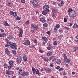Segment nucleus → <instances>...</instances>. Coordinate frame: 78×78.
Returning <instances> with one entry per match:
<instances>
[{
	"label": "nucleus",
	"instance_id": "nucleus-1",
	"mask_svg": "<svg viewBox=\"0 0 78 78\" xmlns=\"http://www.w3.org/2000/svg\"><path fill=\"white\" fill-rule=\"evenodd\" d=\"M76 13L75 11H73L69 14V16L70 18H74L76 17Z\"/></svg>",
	"mask_w": 78,
	"mask_h": 78
},
{
	"label": "nucleus",
	"instance_id": "nucleus-2",
	"mask_svg": "<svg viewBox=\"0 0 78 78\" xmlns=\"http://www.w3.org/2000/svg\"><path fill=\"white\" fill-rule=\"evenodd\" d=\"M31 27L32 28H33L34 30L32 31L33 32L36 31V30H39V27H38V26H37L36 25L32 24L31 25Z\"/></svg>",
	"mask_w": 78,
	"mask_h": 78
},
{
	"label": "nucleus",
	"instance_id": "nucleus-3",
	"mask_svg": "<svg viewBox=\"0 0 78 78\" xmlns=\"http://www.w3.org/2000/svg\"><path fill=\"white\" fill-rule=\"evenodd\" d=\"M16 46H17L16 44V43H13L11 44L10 46V48H12V49L16 50V49H17Z\"/></svg>",
	"mask_w": 78,
	"mask_h": 78
},
{
	"label": "nucleus",
	"instance_id": "nucleus-4",
	"mask_svg": "<svg viewBox=\"0 0 78 78\" xmlns=\"http://www.w3.org/2000/svg\"><path fill=\"white\" fill-rule=\"evenodd\" d=\"M32 3L34 6V7H36V8H37V6H38L37 4H38V2L37 1H34L32 2Z\"/></svg>",
	"mask_w": 78,
	"mask_h": 78
},
{
	"label": "nucleus",
	"instance_id": "nucleus-5",
	"mask_svg": "<svg viewBox=\"0 0 78 78\" xmlns=\"http://www.w3.org/2000/svg\"><path fill=\"white\" fill-rule=\"evenodd\" d=\"M22 34H23V30L22 29L20 30V32L19 34V37H22Z\"/></svg>",
	"mask_w": 78,
	"mask_h": 78
},
{
	"label": "nucleus",
	"instance_id": "nucleus-6",
	"mask_svg": "<svg viewBox=\"0 0 78 78\" xmlns=\"http://www.w3.org/2000/svg\"><path fill=\"white\" fill-rule=\"evenodd\" d=\"M6 73L7 75H12V74L14 73V72L7 70L6 71Z\"/></svg>",
	"mask_w": 78,
	"mask_h": 78
},
{
	"label": "nucleus",
	"instance_id": "nucleus-7",
	"mask_svg": "<svg viewBox=\"0 0 78 78\" xmlns=\"http://www.w3.org/2000/svg\"><path fill=\"white\" fill-rule=\"evenodd\" d=\"M29 75V73L28 72H23V73H22L21 75L22 76H28Z\"/></svg>",
	"mask_w": 78,
	"mask_h": 78
},
{
	"label": "nucleus",
	"instance_id": "nucleus-8",
	"mask_svg": "<svg viewBox=\"0 0 78 78\" xmlns=\"http://www.w3.org/2000/svg\"><path fill=\"white\" fill-rule=\"evenodd\" d=\"M23 44L25 45H30V42L29 40H27L26 42L23 43Z\"/></svg>",
	"mask_w": 78,
	"mask_h": 78
},
{
	"label": "nucleus",
	"instance_id": "nucleus-9",
	"mask_svg": "<svg viewBox=\"0 0 78 78\" xmlns=\"http://www.w3.org/2000/svg\"><path fill=\"white\" fill-rule=\"evenodd\" d=\"M43 8L44 10L49 9L50 8V6L48 5H46L43 6Z\"/></svg>",
	"mask_w": 78,
	"mask_h": 78
},
{
	"label": "nucleus",
	"instance_id": "nucleus-10",
	"mask_svg": "<svg viewBox=\"0 0 78 78\" xmlns=\"http://www.w3.org/2000/svg\"><path fill=\"white\" fill-rule=\"evenodd\" d=\"M40 20L43 23H44V22H46V20L44 18H41L40 19Z\"/></svg>",
	"mask_w": 78,
	"mask_h": 78
},
{
	"label": "nucleus",
	"instance_id": "nucleus-11",
	"mask_svg": "<svg viewBox=\"0 0 78 78\" xmlns=\"http://www.w3.org/2000/svg\"><path fill=\"white\" fill-rule=\"evenodd\" d=\"M11 45V42H8L7 44H6L5 45V47H8L10 46Z\"/></svg>",
	"mask_w": 78,
	"mask_h": 78
},
{
	"label": "nucleus",
	"instance_id": "nucleus-12",
	"mask_svg": "<svg viewBox=\"0 0 78 78\" xmlns=\"http://www.w3.org/2000/svg\"><path fill=\"white\" fill-rule=\"evenodd\" d=\"M23 59L24 62H26V61H27V59H28V58H27V57L23 56Z\"/></svg>",
	"mask_w": 78,
	"mask_h": 78
},
{
	"label": "nucleus",
	"instance_id": "nucleus-13",
	"mask_svg": "<svg viewBox=\"0 0 78 78\" xmlns=\"http://www.w3.org/2000/svg\"><path fill=\"white\" fill-rule=\"evenodd\" d=\"M13 38V36L12 35H9L8 37L7 38L9 40H12Z\"/></svg>",
	"mask_w": 78,
	"mask_h": 78
},
{
	"label": "nucleus",
	"instance_id": "nucleus-14",
	"mask_svg": "<svg viewBox=\"0 0 78 78\" xmlns=\"http://www.w3.org/2000/svg\"><path fill=\"white\" fill-rule=\"evenodd\" d=\"M17 61L18 62H21V61H22V58L21 57H20L17 58Z\"/></svg>",
	"mask_w": 78,
	"mask_h": 78
},
{
	"label": "nucleus",
	"instance_id": "nucleus-15",
	"mask_svg": "<svg viewBox=\"0 0 78 78\" xmlns=\"http://www.w3.org/2000/svg\"><path fill=\"white\" fill-rule=\"evenodd\" d=\"M42 39L43 41H44L45 42H47L48 41V39L46 37H43Z\"/></svg>",
	"mask_w": 78,
	"mask_h": 78
},
{
	"label": "nucleus",
	"instance_id": "nucleus-16",
	"mask_svg": "<svg viewBox=\"0 0 78 78\" xmlns=\"http://www.w3.org/2000/svg\"><path fill=\"white\" fill-rule=\"evenodd\" d=\"M6 34L5 33L1 34L0 33V37H5L6 36Z\"/></svg>",
	"mask_w": 78,
	"mask_h": 78
},
{
	"label": "nucleus",
	"instance_id": "nucleus-17",
	"mask_svg": "<svg viewBox=\"0 0 78 78\" xmlns=\"http://www.w3.org/2000/svg\"><path fill=\"white\" fill-rule=\"evenodd\" d=\"M7 5L8 6L11 7L12 5V3L11 2H9L7 3Z\"/></svg>",
	"mask_w": 78,
	"mask_h": 78
},
{
	"label": "nucleus",
	"instance_id": "nucleus-18",
	"mask_svg": "<svg viewBox=\"0 0 78 78\" xmlns=\"http://www.w3.org/2000/svg\"><path fill=\"white\" fill-rule=\"evenodd\" d=\"M9 64L10 66H12L14 64V62L12 61H10L9 62Z\"/></svg>",
	"mask_w": 78,
	"mask_h": 78
},
{
	"label": "nucleus",
	"instance_id": "nucleus-19",
	"mask_svg": "<svg viewBox=\"0 0 78 78\" xmlns=\"http://www.w3.org/2000/svg\"><path fill=\"white\" fill-rule=\"evenodd\" d=\"M63 56L64 57L65 60H66V59H67V55H66V54H63Z\"/></svg>",
	"mask_w": 78,
	"mask_h": 78
},
{
	"label": "nucleus",
	"instance_id": "nucleus-20",
	"mask_svg": "<svg viewBox=\"0 0 78 78\" xmlns=\"http://www.w3.org/2000/svg\"><path fill=\"white\" fill-rule=\"evenodd\" d=\"M32 69L33 73H36V69H35L34 67H32Z\"/></svg>",
	"mask_w": 78,
	"mask_h": 78
},
{
	"label": "nucleus",
	"instance_id": "nucleus-21",
	"mask_svg": "<svg viewBox=\"0 0 78 78\" xmlns=\"http://www.w3.org/2000/svg\"><path fill=\"white\" fill-rule=\"evenodd\" d=\"M78 28V25L76 24H74L73 26V28Z\"/></svg>",
	"mask_w": 78,
	"mask_h": 78
},
{
	"label": "nucleus",
	"instance_id": "nucleus-22",
	"mask_svg": "<svg viewBox=\"0 0 78 78\" xmlns=\"http://www.w3.org/2000/svg\"><path fill=\"white\" fill-rule=\"evenodd\" d=\"M48 56H50L52 55V52H49L47 54Z\"/></svg>",
	"mask_w": 78,
	"mask_h": 78
},
{
	"label": "nucleus",
	"instance_id": "nucleus-23",
	"mask_svg": "<svg viewBox=\"0 0 78 78\" xmlns=\"http://www.w3.org/2000/svg\"><path fill=\"white\" fill-rule=\"evenodd\" d=\"M36 73L37 75H40V73H39V69H37Z\"/></svg>",
	"mask_w": 78,
	"mask_h": 78
},
{
	"label": "nucleus",
	"instance_id": "nucleus-24",
	"mask_svg": "<svg viewBox=\"0 0 78 78\" xmlns=\"http://www.w3.org/2000/svg\"><path fill=\"white\" fill-rule=\"evenodd\" d=\"M43 26L44 27H48V24L47 23H44L43 24Z\"/></svg>",
	"mask_w": 78,
	"mask_h": 78
},
{
	"label": "nucleus",
	"instance_id": "nucleus-25",
	"mask_svg": "<svg viewBox=\"0 0 78 78\" xmlns=\"http://www.w3.org/2000/svg\"><path fill=\"white\" fill-rule=\"evenodd\" d=\"M52 11L53 12V13H56V10L55 9H52Z\"/></svg>",
	"mask_w": 78,
	"mask_h": 78
},
{
	"label": "nucleus",
	"instance_id": "nucleus-26",
	"mask_svg": "<svg viewBox=\"0 0 78 78\" xmlns=\"http://www.w3.org/2000/svg\"><path fill=\"white\" fill-rule=\"evenodd\" d=\"M51 48H52V47H51V46H50V45H49L48 46V47H47V49H48V50H50L51 49Z\"/></svg>",
	"mask_w": 78,
	"mask_h": 78
},
{
	"label": "nucleus",
	"instance_id": "nucleus-27",
	"mask_svg": "<svg viewBox=\"0 0 78 78\" xmlns=\"http://www.w3.org/2000/svg\"><path fill=\"white\" fill-rule=\"evenodd\" d=\"M44 11H45V12H46V14H47V13H48V12H49V11H50V10H49V9H44Z\"/></svg>",
	"mask_w": 78,
	"mask_h": 78
},
{
	"label": "nucleus",
	"instance_id": "nucleus-28",
	"mask_svg": "<svg viewBox=\"0 0 78 78\" xmlns=\"http://www.w3.org/2000/svg\"><path fill=\"white\" fill-rule=\"evenodd\" d=\"M72 11H73V10L71 9H69V10L68 11V12H69V13H70L71 12H72Z\"/></svg>",
	"mask_w": 78,
	"mask_h": 78
},
{
	"label": "nucleus",
	"instance_id": "nucleus-29",
	"mask_svg": "<svg viewBox=\"0 0 78 78\" xmlns=\"http://www.w3.org/2000/svg\"><path fill=\"white\" fill-rule=\"evenodd\" d=\"M59 27H60V26L59 24H56V28H57L58 29V28H59Z\"/></svg>",
	"mask_w": 78,
	"mask_h": 78
},
{
	"label": "nucleus",
	"instance_id": "nucleus-30",
	"mask_svg": "<svg viewBox=\"0 0 78 78\" xmlns=\"http://www.w3.org/2000/svg\"><path fill=\"white\" fill-rule=\"evenodd\" d=\"M61 62V60H58L57 62L56 63L58 64H60Z\"/></svg>",
	"mask_w": 78,
	"mask_h": 78
},
{
	"label": "nucleus",
	"instance_id": "nucleus-31",
	"mask_svg": "<svg viewBox=\"0 0 78 78\" xmlns=\"http://www.w3.org/2000/svg\"><path fill=\"white\" fill-rule=\"evenodd\" d=\"M17 13L16 12H15L13 14V15L14 17H17V14H16Z\"/></svg>",
	"mask_w": 78,
	"mask_h": 78
},
{
	"label": "nucleus",
	"instance_id": "nucleus-32",
	"mask_svg": "<svg viewBox=\"0 0 78 78\" xmlns=\"http://www.w3.org/2000/svg\"><path fill=\"white\" fill-rule=\"evenodd\" d=\"M8 65L7 64L5 63L4 64V68H7V67H8Z\"/></svg>",
	"mask_w": 78,
	"mask_h": 78
},
{
	"label": "nucleus",
	"instance_id": "nucleus-33",
	"mask_svg": "<svg viewBox=\"0 0 78 78\" xmlns=\"http://www.w3.org/2000/svg\"><path fill=\"white\" fill-rule=\"evenodd\" d=\"M30 23V20H28L25 23V25H28V24H29Z\"/></svg>",
	"mask_w": 78,
	"mask_h": 78
},
{
	"label": "nucleus",
	"instance_id": "nucleus-34",
	"mask_svg": "<svg viewBox=\"0 0 78 78\" xmlns=\"http://www.w3.org/2000/svg\"><path fill=\"white\" fill-rule=\"evenodd\" d=\"M44 60L45 61H47V62H48L49 61L48 59L47 58H44Z\"/></svg>",
	"mask_w": 78,
	"mask_h": 78
},
{
	"label": "nucleus",
	"instance_id": "nucleus-35",
	"mask_svg": "<svg viewBox=\"0 0 78 78\" xmlns=\"http://www.w3.org/2000/svg\"><path fill=\"white\" fill-rule=\"evenodd\" d=\"M12 52L14 55H16L17 52L16 51V50H13L12 51Z\"/></svg>",
	"mask_w": 78,
	"mask_h": 78
},
{
	"label": "nucleus",
	"instance_id": "nucleus-36",
	"mask_svg": "<svg viewBox=\"0 0 78 78\" xmlns=\"http://www.w3.org/2000/svg\"><path fill=\"white\" fill-rule=\"evenodd\" d=\"M73 50L74 51H76V50H78V48H74L73 49Z\"/></svg>",
	"mask_w": 78,
	"mask_h": 78
},
{
	"label": "nucleus",
	"instance_id": "nucleus-37",
	"mask_svg": "<svg viewBox=\"0 0 78 78\" xmlns=\"http://www.w3.org/2000/svg\"><path fill=\"white\" fill-rule=\"evenodd\" d=\"M4 25L5 26H9V24H8V23L6 21L5 22Z\"/></svg>",
	"mask_w": 78,
	"mask_h": 78
},
{
	"label": "nucleus",
	"instance_id": "nucleus-38",
	"mask_svg": "<svg viewBox=\"0 0 78 78\" xmlns=\"http://www.w3.org/2000/svg\"><path fill=\"white\" fill-rule=\"evenodd\" d=\"M54 32L55 33L58 32V29H56V28H54Z\"/></svg>",
	"mask_w": 78,
	"mask_h": 78
},
{
	"label": "nucleus",
	"instance_id": "nucleus-39",
	"mask_svg": "<svg viewBox=\"0 0 78 78\" xmlns=\"http://www.w3.org/2000/svg\"><path fill=\"white\" fill-rule=\"evenodd\" d=\"M14 13V12L12 11H10V15H13Z\"/></svg>",
	"mask_w": 78,
	"mask_h": 78
},
{
	"label": "nucleus",
	"instance_id": "nucleus-40",
	"mask_svg": "<svg viewBox=\"0 0 78 78\" xmlns=\"http://www.w3.org/2000/svg\"><path fill=\"white\" fill-rule=\"evenodd\" d=\"M58 43H57V42L56 41H55L53 43V45H57Z\"/></svg>",
	"mask_w": 78,
	"mask_h": 78
},
{
	"label": "nucleus",
	"instance_id": "nucleus-41",
	"mask_svg": "<svg viewBox=\"0 0 78 78\" xmlns=\"http://www.w3.org/2000/svg\"><path fill=\"white\" fill-rule=\"evenodd\" d=\"M64 70V68H60L59 69V72L60 71H62L63 70Z\"/></svg>",
	"mask_w": 78,
	"mask_h": 78
},
{
	"label": "nucleus",
	"instance_id": "nucleus-42",
	"mask_svg": "<svg viewBox=\"0 0 78 78\" xmlns=\"http://www.w3.org/2000/svg\"><path fill=\"white\" fill-rule=\"evenodd\" d=\"M42 13L43 15H46L47 14L46 12L45 11L42 12Z\"/></svg>",
	"mask_w": 78,
	"mask_h": 78
},
{
	"label": "nucleus",
	"instance_id": "nucleus-43",
	"mask_svg": "<svg viewBox=\"0 0 78 78\" xmlns=\"http://www.w3.org/2000/svg\"><path fill=\"white\" fill-rule=\"evenodd\" d=\"M21 2L22 3H25V0H21Z\"/></svg>",
	"mask_w": 78,
	"mask_h": 78
},
{
	"label": "nucleus",
	"instance_id": "nucleus-44",
	"mask_svg": "<svg viewBox=\"0 0 78 78\" xmlns=\"http://www.w3.org/2000/svg\"><path fill=\"white\" fill-rule=\"evenodd\" d=\"M54 65L52 64V63H51L50 64V67H53Z\"/></svg>",
	"mask_w": 78,
	"mask_h": 78
},
{
	"label": "nucleus",
	"instance_id": "nucleus-45",
	"mask_svg": "<svg viewBox=\"0 0 78 78\" xmlns=\"http://www.w3.org/2000/svg\"><path fill=\"white\" fill-rule=\"evenodd\" d=\"M19 72H20V73H22V72H23V70L22 69H20L19 70Z\"/></svg>",
	"mask_w": 78,
	"mask_h": 78
},
{
	"label": "nucleus",
	"instance_id": "nucleus-46",
	"mask_svg": "<svg viewBox=\"0 0 78 78\" xmlns=\"http://www.w3.org/2000/svg\"><path fill=\"white\" fill-rule=\"evenodd\" d=\"M72 25H73V24L72 23H68V26H70V27H71Z\"/></svg>",
	"mask_w": 78,
	"mask_h": 78
},
{
	"label": "nucleus",
	"instance_id": "nucleus-47",
	"mask_svg": "<svg viewBox=\"0 0 78 78\" xmlns=\"http://www.w3.org/2000/svg\"><path fill=\"white\" fill-rule=\"evenodd\" d=\"M34 43H37V41L36 39H35L34 40Z\"/></svg>",
	"mask_w": 78,
	"mask_h": 78
},
{
	"label": "nucleus",
	"instance_id": "nucleus-48",
	"mask_svg": "<svg viewBox=\"0 0 78 78\" xmlns=\"http://www.w3.org/2000/svg\"><path fill=\"white\" fill-rule=\"evenodd\" d=\"M47 71L48 72H51V69H48Z\"/></svg>",
	"mask_w": 78,
	"mask_h": 78
},
{
	"label": "nucleus",
	"instance_id": "nucleus-49",
	"mask_svg": "<svg viewBox=\"0 0 78 78\" xmlns=\"http://www.w3.org/2000/svg\"><path fill=\"white\" fill-rule=\"evenodd\" d=\"M21 19V18L20 17H17L16 18V20H20Z\"/></svg>",
	"mask_w": 78,
	"mask_h": 78
},
{
	"label": "nucleus",
	"instance_id": "nucleus-50",
	"mask_svg": "<svg viewBox=\"0 0 78 78\" xmlns=\"http://www.w3.org/2000/svg\"><path fill=\"white\" fill-rule=\"evenodd\" d=\"M46 33L48 34V35H49V34H50V31H48L46 32Z\"/></svg>",
	"mask_w": 78,
	"mask_h": 78
},
{
	"label": "nucleus",
	"instance_id": "nucleus-51",
	"mask_svg": "<svg viewBox=\"0 0 78 78\" xmlns=\"http://www.w3.org/2000/svg\"><path fill=\"white\" fill-rule=\"evenodd\" d=\"M70 62V60L69 59H68L67 61H66V62L69 63Z\"/></svg>",
	"mask_w": 78,
	"mask_h": 78
},
{
	"label": "nucleus",
	"instance_id": "nucleus-52",
	"mask_svg": "<svg viewBox=\"0 0 78 78\" xmlns=\"http://www.w3.org/2000/svg\"><path fill=\"white\" fill-rule=\"evenodd\" d=\"M60 67L59 66H58L56 68V69H57V70H58L59 69H60Z\"/></svg>",
	"mask_w": 78,
	"mask_h": 78
},
{
	"label": "nucleus",
	"instance_id": "nucleus-53",
	"mask_svg": "<svg viewBox=\"0 0 78 78\" xmlns=\"http://www.w3.org/2000/svg\"><path fill=\"white\" fill-rule=\"evenodd\" d=\"M58 6H60V7H61V6H62V4H61V3H59L58 4Z\"/></svg>",
	"mask_w": 78,
	"mask_h": 78
},
{
	"label": "nucleus",
	"instance_id": "nucleus-54",
	"mask_svg": "<svg viewBox=\"0 0 78 78\" xmlns=\"http://www.w3.org/2000/svg\"><path fill=\"white\" fill-rule=\"evenodd\" d=\"M48 21H51V19L50 18H48Z\"/></svg>",
	"mask_w": 78,
	"mask_h": 78
},
{
	"label": "nucleus",
	"instance_id": "nucleus-55",
	"mask_svg": "<svg viewBox=\"0 0 78 78\" xmlns=\"http://www.w3.org/2000/svg\"><path fill=\"white\" fill-rule=\"evenodd\" d=\"M64 22H67V19L66 18H64Z\"/></svg>",
	"mask_w": 78,
	"mask_h": 78
},
{
	"label": "nucleus",
	"instance_id": "nucleus-56",
	"mask_svg": "<svg viewBox=\"0 0 78 78\" xmlns=\"http://www.w3.org/2000/svg\"><path fill=\"white\" fill-rule=\"evenodd\" d=\"M1 31L2 33V32H4V30L3 29H1L0 30Z\"/></svg>",
	"mask_w": 78,
	"mask_h": 78
},
{
	"label": "nucleus",
	"instance_id": "nucleus-57",
	"mask_svg": "<svg viewBox=\"0 0 78 78\" xmlns=\"http://www.w3.org/2000/svg\"><path fill=\"white\" fill-rule=\"evenodd\" d=\"M65 29H66V30H69V28L67 27H65Z\"/></svg>",
	"mask_w": 78,
	"mask_h": 78
},
{
	"label": "nucleus",
	"instance_id": "nucleus-58",
	"mask_svg": "<svg viewBox=\"0 0 78 78\" xmlns=\"http://www.w3.org/2000/svg\"><path fill=\"white\" fill-rule=\"evenodd\" d=\"M39 51H40V53H43V52H44V51H42V50H39Z\"/></svg>",
	"mask_w": 78,
	"mask_h": 78
},
{
	"label": "nucleus",
	"instance_id": "nucleus-59",
	"mask_svg": "<svg viewBox=\"0 0 78 78\" xmlns=\"http://www.w3.org/2000/svg\"><path fill=\"white\" fill-rule=\"evenodd\" d=\"M8 69H11V66H9L8 67Z\"/></svg>",
	"mask_w": 78,
	"mask_h": 78
},
{
	"label": "nucleus",
	"instance_id": "nucleus-60",
	"mask_svg": "<svg viewBox=\"0 0 78 78\" xmlns=\"http://www.w3.org/2000/svg\"><path fill=\"white\" fill-rule=\"evenodd\" d=\"M72 75H75V72H72Z\"/></svg>",
	"mask_w": 78,
	"mask_h": 78
},
{
	"label": "nucleus",
	"instance_id": "nucleus-61",
	"mask_svg": "<svg viewBox=\"0 0 78 78\" xmlns=\"http://www.w3.org/2000/svg\"><path fill=\"white\" fill-rule=\"evenodd\" d=\"M60 37L61 38V37H63V35H59Z\"/></svg>",
	"mask_w": 78,
	"mask_h": 78
},
{
	"label": "nucleus",
	"instance_id": "nucleus-62",
	"mask_svg": "<svg viewBox=\"0 0 78 78\" xmlns=\"http://www.w3.org/2000/svg\"><path fill=\"white\" fill-rule=\"evenodd\" d=\"M61 38L60 37V36H59L58 37V39H59V40H60Z\"/></svg>",
	"mask_w": 78,
	"mask_h": 78
},
{
	"label": "nucleus",
	"instance_id": "nucleus-63",
	"mask_svg": "<svg viewBox=\"0 0 78 78\" xmlns=\"http://www.w3.org/2000/svg\"><path fill=\"white\" fill-rule=\"evenodd\" d=\"M61 4H62V5H63L64 4V2L63 1H62L61 2Z\"/></svg>",
	"mask_w": 78,
	"mask_h": 78
},
{
	"label": "nucleus",
	"instance_id": "nucleus-64",
	"mask_svg": "<svg viewBox=\"0 0 78 78\" xmlns=\"http://www.w3.org/2000/svg\"><path fill=\"white\" fill-rule=\"evenodd\" d=\"M7 53H8L9 54L10 53V52L9 51H7Z\"/></svg>",
	"mask_w": 78,
	"mask_h": 78
}]
</instances>
